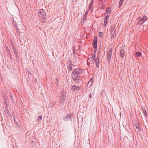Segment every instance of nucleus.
Returning a JSON list of instances; mask_svg holds the SVG:
<instances>
[{"mask_svg":"<svg viewBox=\"0 0 148 148\" xmlns=\"http://www.w3.org/2000/svg\"><path fill=\"white\" fill-rule=\"evenodd\" d=\"M39 14H40L41 16L42 17V20H45L46 18V12L45 10L42 9L39 10L38 11Z\"/></svg>","mask_w":148,"mask_h":148,"instance_id":"f257e3e1","label":"nucleus"},{"mask_svg":"<svg viewBox=\"0 0 148 148\" xmlns=\"http://www.w3.org/2000/svg\"><path fill=\"white\" fill-rule=\"evenodd\" d=\"M80 70L79 69H74L72 71V73L74 75L76 76L77 77V76H79L80 74Z\"/></svg>","mask_w":148,"mask_h":148,"instance_id":"f03ea898","label":"nucleus"},{"mask_svg":"<svg viewBox=\"0 0 148 148\" xmlns=\"http://www.w3.org/2000/svg\"><path fill=\"white\" fill-rule=\"evenodd\" d=\"M72 116V114L70 113L69 114H67L65 117L63 118V119L65 121H67L69 120H70L71 121V117Z\"/></svg>","mask_w":148,"mask_h":148,"instance_id":"7ed1b4c3","label":"nucleus"},{"mask_svg":"<svg viewBox=\"0 0 148 148\" xmlns=\"http://www.w3.org/2000/svg\"><path fill=\"white\" fill-rule=\"evenodd\" d=\"M115 25H112L110 27L111 29V32H112V37L113 36V37H114V36H115L116 34V30L115 29Z\"/></svg>","mask_w":148,"mask_h":148,"instance_id":"20e7f679","label":"nucleus"},{"mask_svg":"<svg viewBox=\"0 0 148 148\" xmlns=\"http://www.w3.org/2000/svg\"><path fill=\"white\" fill-rule=\"evenodd\" d=\"M92 46L93 48H97V38L96 36H95L93 41Z\"/></svg>","mask_w":148,"mask_h":148,"instance_id":"39448f33","label":"nucleus"},{"mask_svg":"<svg viewBox=\"0 0 148 148\" xmlns=\"http://www.w3.org/2000/svg\"><path fill=\"white\" fill-rule=\"evenodd\" d=\"M11 20L12 21V22L14 25L16 29L17 30L16 31L17 32H19L18 28L17 25V24H16V21H15V20L14 19V17H12L11 18Z\"/></svg>","mask_w":148,"mask_h":148,"instance_id":"423d86ee","label":"nucleus"},{"mask_svg":"<svg viewBox=\"0 0 148 148\" xmlns=\"http://www.w3.org/2000/svg\"><path fill=\"white\" fill-rule=\"evenodd\" d=\"M111 10L110 7H108L106 9L105 12L104 14H106L107 15H109V16L111 14Z\"/></svg>","mask_w":148,"mask_h":148,"instance_id":"0eeeda50","label":"nucleus"},{"mask_svg":"<svg viewBox=\"0 0 148 148\" xmlns=\"http://www.w3.org/2000/svg\"><path fill=\"white\" fill-rule=\"evenodd\" d=\"M109 15H107L105 17L104 22V26H106L108 23L109 20Z\"/></svg>","mask_w":148,"mask_h":148,"instance_id":"6e6552de","label":"nucleus"},{"mask_svg":"<svg viewBox=\"0 0 148 148\" xmlns=\"http://www.w3.org/2000/svg\"><path fill=\"white\" fill-rule=\"evenodd\" d=\"M66 92L64 91H62L60 95V97H62L64 98H66Z\"/></svg>","mask_w":148,"mask_h":148,"instance_id":"1a4fd4ad","label":"nucleus"},{"mask_svg":"<svg viewBox=\"0 0 148 148\" xmlns=\"http://www.w3.org/2000/svg\"><path fill=\"white\" fill-rule=\"evenodd\" d=\"M72 88L73 90L74 91H79L80 89V87H79V86L75 85H73L72 86Z\"/></svg>","mask_w":148,"mask_h":148,"instance_id":"9d476101","label":"nucleus"},{"mask_svg":"<svg viewBox=\"0 0 148 148\" xmlns=\"http://www.w3.org/2000/svg\"><path fill=\"white\" fill-rule=\"evenodd\" d=\"M72 78L74 80L75 82H80L81 81V79H78L75 75H74V76L72 77Z\"/></svg>","mask_w":148,"mask_h":148,"instance_id":"9b49d317","label":"nucleus"},{"mask_svg":"<svg viewBox=\"0 0 148 148\" xmlns=\"http://www.w3.org/2000/svg\"><path fill=\"white\" fill-rule=\"evenodd\" d=\"M10 93V99L11 100L12 102L13 103H15V101L14 100V96L13 95H12V93L11 92H9Z\"/></svg>","mask_w":148,"mask_h":148,"instance_id":"f8f14e48","label":"nucleus"},{"mask_svg":"<svg viewBox=\"0 0 148 148\" xmlns=\"http://www.w3.org/2000/svg\"><path fill=\"white\" fill-rule=\"evenodd\" d=\"M147 18V17L145 16H144L141 19H139V21H141L143 23L146 20Z\"/></svg>","mask_w":148,"mask_h":148,"instance_id":"ddd939ff","label":"nucleus"},{"mask_svg":"<svg viewBox=\"0 0 148 148\" xmlns=\"http://www.w3.org/2000/svg\"><path fill=\"white\" fill-rule=\"evenodd\" d=\"M125 51L123 49H122L121 50L120 52V55L123 58L124 56Z\"/></svg>","mask_w":148,"mask_h":148,"instance_id":"4468645a","label":"nucleus"},{"mask_svg":"<svg viewBox=\"0 0 148 148\" xmlns=\"http://www.w3.org/2000/svg\"><path fill=\"white\" fill-rule=\"evenodd\" d=\"M100 51H99L97 53V58H96V59H95V61H99V57H100Z\"/></svg>","mask_w":148,"mask_h":148,"instance_id":"2eb2a0df","label":"nucleus"},{"mask_svg":"<svg viewBox=\"0 0 148 148\" xmlns=\"http://www.w3.org/2000/svg\"><path fill=\"white\" fill-rule=\"evenodd\" d=\"M18 33L17 35L18 38H21L22 36V35H24L23 33L21 32H17Z\"/></svg>","mask_w":148,"mask_h":148,"instance_id":"dca6fc26","label":"nucleus"},{"mask_svg":"<svg viewBox=\"0 0 148 148\" xmlns=\"http://www.w3.org/2000/svg\"><path fill=\"white\" fill-rule=\"evenodd\" d=\"M13 118L14 119V123H15L16 125L18 127H19V125L17 123V122L16 121V120L15 119V116H13Z\"/></svg>","mask_w":148,"mask_h":148,"instance_id":"f3484780","label":"nucleus"},{"mask_svg":"<svg viewBox=\"0 0 148 148\" xmlns=\"http://www.w3.org/2000/svg\"><path fill=\"white\" fill-rule=\"evenodd\" d=\"M87 17L86 15H84V16L82 20L81 21V24L82 25H83V24L84 23L85 21V19Z\"/></svg>","mask_w":148,"mask_h":148,"instance_id":"a211bd4d","label":"nucleus"},{"mask_svg":"<svg viewBox=\"0 0 148 148\" xmlns=\"http://www.w3.org/2000/svg\"><path fill=\"white\" fill-rule=\"evenodd\" d=\"M142 109L143 110V112L144 113V114L145 115V116H147V112L146 110H145V108L144 106H142Z\"/></svg>","mask_w":148,"mask_h":148,"instance_id":"6ab92c4d","label":"nucleus"},{"mask_svg":"<svg viewBox=\"0 0 148 148\" xmlns=\"http://www.w3.org/2000/svg\"><path fill=\"white\" fill-rule=\"evenodd\" d=\"M90 62H91V64H92L94 63L95 61V59L93 57V56H92L90 60Z\"/></svg>","mask_w":148,"mask_h":148,"instance_id":"aec40b11","label":"nucleus"},{"mask_svg":"<svg viewBox=\"0 0 148 148\" xmlns=\"http://www.w3.org/2000/svg\"><path fill=\"white\" fill-rule=\"evenodd\" d=\"M136 57H139L141 56V53L140 52L137 51L135 53Z\"/></svg>","mask_w":148,"mask_h":148,"instance_id":"412c9836","label":"nucleus"},{"mask_svg":"<svg viewBox=\"0 0 148 148\" xmlns=\"http://www.w3.org/2000/svg\"><path fill=\"white\" fill-rule=\"evenodd\" d=\"M59 98L60 99V101H62V102H61V103L62 104L64 102L66 99V98H62V97H60V96Z\"/></svg>","mask_w":148,"mask_h":148,"instance_id":"4be33fe9","label":"nucleus"},{"mask_svg":"<svg viewBox=\"0 0 148 148\" xmlns=\"http://www.w3.org/2000/svg\"><path fill=\"white\" fill-rule=\"evenodd\" d=\"M135 127H136L138 129V130L139 131H140L141 129H140V125L139 124H135Z\"/></svg>","mask_w":148,"mask_h":148,"instance_id":"5701e85b","label":"nucleus"},{"mask_svg":"<svg viewBox=\"0 0 148 148\" xmlns=\"http://www.w3.org/2000/svg\"><path fill=\"white\" fill-rule=\"evenodd\" d=\"M42 116L40 115L37 117V121L38 122L42 120Z\"/></svg>","mask_w":148,"mask_h":148,"instance_id":"b1692460","label":"nucleus"},{"mask_svg":"<svg viewBox=\"0 0 148 148\" xmlns=\"http://www.w3.org/2000/svg\"><path fill=\"white\" fill-rule=\"evenodd\" d=\"M93 78H92L90 80V81L88 83L87 85H89L90 83H91V84L90 86V87L91 86L93 83Z\"/></svg>","mask_w":148,"mask_h":148,"instance_id":"393cba45","label":"nucleus"},{"mask_svg":"<svg viewBox=\"0 0 148 148\" xmlns=\"http://www.w3.org/2000/svg\"><path fill=\"white\" fill-rule=\"evenodd\" d=\"M94 95V94L93 93H90L89 95V98L90 99H91V98H93V97Z\"/></svg>","mask_w":148,"mask_h":148,"instance_id":"a878e982","label":"nucleus"},{"mask_svg":"<svg viewBox=\"0 0 148 148\" xmlns=\"http://www.w3.org/2000/svg\"><path fill=\"white\" fill-rule=\"evenodd\" d=\"M123 1L121 0H120L119 2V8L123 4Z\"/></svg>","mask_w":148,"mask_h":148,"instance_id":"bb28decb","label":"nucleus"},{"mask_svg":"<svg viewBox=\"0 0 148 148\" xmlns=\"http://www.w3.org/2000/svg\"><path fill=\"white\" fill-rule=\"evenodd\" d=\"M111 55H109V54H108L107 56V58L108 59V61L109 62H110L111 59Z\"/></svg>","mask_w":148,"mask_h":148,"instance_id":"cd10ccee","label":"nucleus"},{"mask_svg":"<svg viewBox=\"0 0 148 148\" xmlns=\"http://www.w3.org/2000/svg\"><path fill=\"white\" fill-rule=\"evenodd\" d=\"M67 68L68 70L70 71H71L73 69L72 66H70V65H69L68 66Z\"/></svg>","mask_w":148,"mask_h":148,"instance_id":"c85d7f7f","label":"nucleus"},{"mask_svg":"<svg viewBox=\"0 0 148 148\" xmlns=\"http://www.w3.org/2000/svg\"><path fill=\"white\" fill-rule=\"evenodd\" d=\"M10 45H11L12 48L13 49L16 48L14 44V43L12 42H11Z\"/></svg>","mask_w":148,"mask_h":148,"instance_id":"c756f323","label":"nucleus"},{"mask_svg":"<svg viewBox=\"0 0 148 148\" xmlns=\"http://www.w3.org/2000/svg\"><path fill=\"white\" fill-rule=\"evenodd\" d=\"M112 48H111L109 50V52L108 53V54H109V55H111L112 53Z\"/></svg>","mask_w":148,"mask_h":148,"instance_id":"7c9ffc66","label":"nucleus"},{"mask_svg":"<svg viewBox=\"0 0 148 148\" xmlns=\"http://www.w3.org/2000/svg\"><path fill=\"white\" fill-rule=\"evenodd\" d=\"M96 67L97 68H98L99 66V61H97V62L96 63Z\"/></svg>","mask_w":148,"mask_h":148,"instance_id":"2f4dec72","label":"nucleus"},{"mask_svg":"<svg viewBox=\"0 0 148 148\" xmlns=\"http://www.w3.org/2000/svg\"><path fill=\"white\" fill-rule=\"evenodd\" d=\"M8 53L9 56L10 57V58L11 59H12L13 58L12 56V55L11 54V53L10 51H9V52H8Z\"/></svg>","mask_w":148,"mask_h":148,"instance_id":"473e14b6","label":"nucleus"},{"mask_svg":"<svg viewBox=\"0 0 148 148\" xmlns=\"http://www.w3.org/2000/svg\"><path fill=\"white\" fill-rule=\"evenodd\" d=\"M5 109H6V112L8 114V115L9 116V110L8 109V106L6 107Z\"/></svg>","mask_w":148,"mask_h":148,"instance_id":"72a5a7b5","label":"nucleus"},{"mask_svg":"<svg viewBox=\"0 0 148 148\" xmlns=\"http://www.w3.org/2000/svg\"><path fill=\"white\" fill-rule=\"evenodd\" d=\"M4 103H5V106L7 107L6 106H7V99H5Z\"/></svg>","mask_w":148,"mask_h":148,"instance_id":"f704fd0d","label":"nucleus"},{"mask_svg":"<svg viewBox=\"0 0 148 148\" xmlns=\"http://www.w3.org/2000/svg\"><path fill=\"white\" fill-rule=\"evenodd\" d=\"M14 54L15 55V56L16 58L18 59L19 58V57H18V53H14Z\"/></svg>","mask_w":148,"mask_h":148,"instance_id":"c9c22d12","label":"nucleus"},{"mask_svg":"<svg viewBox=\"0 0 148 148\" xmlns=\"http://www.w3.org/2000/svg\"><path fill=\"white\" fill-rule=\"evenodd\" d=\"M99 36L100 38H102V33L101 32H99Z\"/></svg>","mask_w":148,"mask_h":148,"instance_id":"e433bc0d","label":"nucleus"},{"mask_svg":"<svg viewBox=\"0 0 148 148\" xmlns=\"http://www.w3.org/2000/svg\"><path fill=\"white\" fill-rule=\"evenodd\" d=\"M13 51L14 53H18L17 51L16 50V48H14V49H13Z\"/></svg>","mask_w":148,"mask_h":148,"instance_id":"4c0bfd02","label":"nucleus"},{"mask_svg":"<svg viewBox=\"0 0 148 148\" xmlns=\"http://www.w3.org/2000/svg\"><path fill=\"white\" fill-rule=\"evenodd\" d=\"M141 21L138 22L137 24V25L138 26L142 24V23H141Z\"/></svg>","mask_w":148,"mask_h":148,"instance_id":"58836bf2","label":"nucleus"},{"mask_svg":"<svg viewBox=\"0 0 148 148\" xmlns=\"http://www.w3.org/2000/svg\"><path fill=\"white\" fill-rule=\"evenodd\" d=\"M89 61H90V58H88L87 60V64L88 65H89L90 64V63Z\"/></svg>","mask_w":148,"mask_h":148,"instance_id":"ea45409f","label":"nucleus"},{"mask_svg":"<svg viewBox=\"0 0 148 148\" xmlns=\"http://www.w3.org/2000/svg\"><path fill=\"white\" fill-rule=\"evenodd\" d=\"M94 48V53L95 54L96 52V51H97V48Z\"/></svg>","mask_w":148,"mask_h":148,"instance_id":"a19ab883","label":"nucleus"},{"mask_svg":"<svg viewBox=\"0 0 148 148\" xmlns=\"http://www.w3.org/2000/svg\"><path fill=\"white\" fill-rule=\"evenodd\" d=\"M92 2H91L89 4V9H91V8L92 6Z\"/></svg>","mask_w":148,"mask_h":148,"instance_id":"79ce46f5","label":"nucleus"},{"mask_svg":"<svg viewBox=\"0 0 148 148\" xmlns=\"http://www.w3.org/2000/svg\"><path fill=\"white\" fill-rule=\"evenodd\" d=\"M93 56H92L93 57V58L94 59H96V58H95V57H96V55L95 54H91Z\"/></svg>","mask_w":148,"mask_h":148,"instance_id":"37998d69","label":"nucleus"},{"mask_svg":"<svg viewBox=\"0 0 148 148\" xmlns=\"http://www.w3.org/2000/svg\"><path fill=\"white\" fill-rule=\"evenodd\" d=\"M88 10H86V12H85V15H87L88 14Z\"/></svg>","mask_w":148,"mask_h":148,"instance_id":"c03bdc74","label":"nucleus"},{"mask_svg":"<svg viewBox=\"0 0 148 148\" xmlns=\"http://www.w3.org/2000/svg\"><path fill=\"white\" fill-rule=\"evenodd\" d=\"M77 76V78H78V79H81V77H80V76H79H79Z\"/></svg>","mask_w":148,"mask_h":148,"instance_id":"a18cd8bd","label":"nucleus"},{"mask_svg":"<svg viewBox=\"0 0 148 148\" xmlns=\"http://www.w3.org/2000/svg\"><path fill=\"white\" fill-rule=\"evenodd\" d=\"M6 48L7 49V50H8V52H9V50L8 48V47H6Z\"/></svg>","mask_w":148,"mask_h":148,"instance_id":"49530a36","label":"nucleus"},{"mask_svg":"<svg viewBox=\"0 0 148 148\" xmlns=\"http://www.w3.org/2000/svg\"><path fill=\"white\" fill-rule=\"evenodd\" d=\"M69 65H70V66L71 65H72V64L71 63H71H70V64Z\"/></svg>","mask_w":148,"mask_h":148,"instance_id":"de8ad7c7","label":"nucleus"}]
</instances>
